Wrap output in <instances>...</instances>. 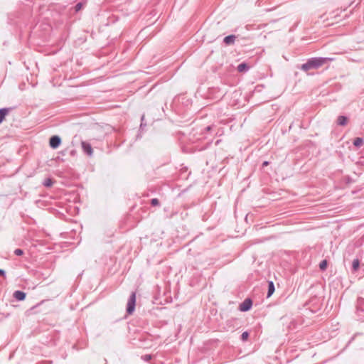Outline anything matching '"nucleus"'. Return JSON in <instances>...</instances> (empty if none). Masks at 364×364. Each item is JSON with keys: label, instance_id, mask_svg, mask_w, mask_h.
<instances>
[{"label": "nucleus", "instance_id": "nucleus-1", "mask_svg": "<svg viewBox=\"0 0 364 364\" xmlns=\"http://www.w3.org/2000/svg\"><path fill=\"white\" fill-rule=\"evenodd\" d=\"M331 60V58L323 57L311 58L308 59L305 63L301 65V70L307 72L310 70L318 69Z\"/></svg>", "mask_w": 364, "mask_h": 364}, {"label": "nucleus", "instance_id": "nucleus-2", "mask_svg": "<svg viewBox=\"0 0 364 364\" xmlns=\"http://www.w3.org/2000/svg\"><path fill=\"white\" fill-rule=\"evenodd\" d=\"M136 306V294L135 292H132L131 295L127 301V313L128 314H132L135 309Z\"/></svg>", "mask_w": 364, "mask_h": 364}, {"label": "nucleus", "instance_id": "nucleus-3", "mask_svg": "<svg viewBox=\"0 0 364 364\" xmlns=\"http://www.w3.org/2000/svg\"><path fill=\"white\" fill-rule=\"evenodd\" d=\"M252 306V301L250 298L245 299L239 306V310L242 312L248 311Z\"/></svg>", "mask_w": 364, "mask_h": 364}, {"label": "nucleus", "instance_id": "nucleus-4", "mask_svg": "<svg viewBox=\"0 0 364 364\" xmlns=\"http://www.w3.org/2000/svg\"><path fill=\"white\" fill-rule=\"evenodd\" d=\"M61 144V139L59 136L54 135L50 138L49 144L53 149H57Z\"/></svg>", "mask_w": 364, "mask_h": 364}, {"label": "nucleus", "instance_id": "nucleus-5", "mask_svg": "<svg viewBox=\"0 0 364 364\" xmlns=\"http://www.w3.org/2000/svg\"><path fill=\"white\" fill-rule=\"evenodd\" d=\"M92 132H99V134L96 137L97 139H100L105 134L98 124H92Z\"/></svg>", "mask_w": 364, "mask_h": 364}, {"label": "nucleus", "instance_id": "nucleus-6", "mask_svg": "<svg viewBox=\"0 0 364 364\" xmlns=\"http://www.w3.org/2000/svg\"><path fill=\"white\" fill-rule=\"evenodd\" d=\"M236 38L237 37L235 35H229L223 38V43L226 46L233 45L235 43Z\"/></svg>", "mask_w": 364, "mask_h": 364}, {"label": "nucleus", "instance_id": "nucleus-7", "mask_svg": "<svg viewBox=\"0 0 364 364\" xmlns=\"http://www.w3.org/2000/svg\"><path fill=\"white\" fill-rule=\"evenodd\" d=\"M81 146L83 149V151L88 156H91V144L87 141H82L81 142Z\"/></svg>", "mask_w": 364, "mask_h": 364}, {"label": "nucleus", "instance_id": "nucleus-8", "mask_svg": "<svg viewBox=\"0 0 364 364\" xmlns=\"http://www.w3.org/2000/svg\"><path fill=\"white\" fill-rule=\"evenodd\" d=\"M11 108L10 107H4L0 109V124L4 121L6 116L9 113Z\"/></svg>", "mask_w": 364, "mask_h": 364}, {"label": "nucleus", "instance_id": "nucleus-9", "mask_svg": "<svg viewBox=\"0 0 364 364\" xmlns=\"http://www.w3.org/2000/svg\"><path fill=\"white\" fill-rule=\"evenodd\" d=\"M26 294L25 292L19 290H17L14 293V297L18 301H23L26 299Z\"/></svg>", "mask_w": 364, "mask_h": 364}, {"label": "nucleus", "instance_id": "nucleus-10", "mask_svg": "<svg viewBox=\"0 0 364 364\" xmlns=\"http://www.w3.org/2000/svg\"><path fill=\"white\" fill-rule=\"evenodd\" d=\"M249 69H250L249 65L245 62L240 63L237 67V70L240 73H245V72L248 71Z\"/></svg>", "mask_w": 364, "mask_h": 364}, {"label": "nucleus", "instance_id": "nucleus-11", "mask_svg": "<svg viewBox=\"0 0 364 364\" xmlns=\"http://www.w3.org/2000/svg\"><path fill=\"white\" fill-rule=\"evenodd\" d=\"M274 291H275V287H274V282L272 281H269L267 297V298L270 297L274 294Z\"/></svg>", "mask_w": 364, "mask_h": 364}, {"label": "nucleus", "instance_id": "nucleus-12", "mask_svg": "<svg viewBox=\"0 0 364 364\" xmlns=\"http://www.w3.org/2000/svg\"><path fill=\"white\" fill-rule=\"evenodd\" d=\"M348 122V118L346 116H339L337 119V124L340 126H345Z\"/></svg>", "mask_w": 364, "mask_h": 364}, {"label": "nucleus", "instance_id": "nucleus-13", "mask_svg": "<svg viewBox=\"0 0 364 364\" xmlns=\"http://www.w3.org/2000/svg\"><path fill=\"white\" fill-rule=\"evenodd\" d=\"M353 144L355 147H360L364 144V139L361 137H357L354 139Z\"/></svg>", "mask_w": 364, "mask_h": 364}, {"label": "nucleus", "instance_id": "nucleus-14", "mask_svg": "<svg viewBox=\"0 0 364 364\" xmlns=\"http://www.w3.org/2000/svg\"><path fill=\"white\" fill-rule=\"evenodd\" d=\"M359 265H360L359 259H353V263H352V270L353 272H356L359 268Z\"/></svg>", "mask_w": 364, "mask_h": 364}, {"label": "nucleus", "instance_id": "nucleus-15", "mask_svg": "<svg viewBox=\"0 0 364 364\" xmlns=\"http://www.w3.org/2000/svg\"><path fill=\"white\" fill-rule=\"evenodd\" d=\"M53 184V181L52 178H47L44 180V181L43 182V185L45 186V187H51Z\"/></svg>", "mask_w": 364, "mask_h": 364}, {"label": "nucleus", "instance_id": "nucleus-16", "mask_svg": "<svg viewBox=\"0 0 364 364\" xmlns=\"http://www.w3.org/2000/svg\"><path fill=\"white\" fill-rule=\"evenodd\" d=\"M328 266V262L326 259L322 260L319 264V268L321 271H325Z\"/></svg>", "mask_w": 364, "mask_h": 364}, {"label": "nucleus", "instance_id": "nucleus-17", "mask_svg": "<svg viewBox=\"0 0 364 364\" xmlns=\"http://www.w3.org/2000/svg\"><path fill=\"white\" fill-rule=\"evenodd\" d=\"M250 333L247 331H244L240 336V339L242 341H246L249 338Z\"/></svg>", "mask_w": 364, "mask_h": 364}, {"label": "nucleus", "instance_id": "nucleus-18", "mask_svg": "<svg viewBox=\"0 0 364 364\" xmlns=\"http://www.w3.org/2000/svg\"><path fill=\"white\" fill-rule=\"evenodd\" d=\"M151 205L152 206H158L160 205L159 200L157 198H152L151 200Z\"/></svg>", "mask_w": 364, "mask_h": 364}, {"label": "nucleus", "instance_id": "nucleus-19", "mask_svg": "<svg viewBox=\"0 0 364 364\" xmlns=\"http://www.w3.org/2000/svg\"><path fill=\"white\" fill-rule=\"evenodd\" d=\"M14 254L17 256H21L23 254V250L21 249H16L14 250Z\"/></svg>", "mask_w": 364, "mask_h": 364}, {"label": "nucleus", "instance_id": "nucleus-20", "mask_svg": "<svg viewBox=\"0 0 364 364\" xmlns=\"http://www.w3.org/2000/svg\"><path fill=\"white\" fill-rule=\"evenodd\" d=\"M151 355L149 354L144 355L141 357V358L145 361H149L151 359Z\"/></svg>", "mask_w": 364, "mask_h": 364}, {"label": "nucleus", "instance_id": "nucleus-21", "mask_svg": "<svg viewBox=\"0 0 364 364\" xmlns=\"http://www.w3.org/2000/svg\"><path fill=\"white\" fill-rule=\"evenodd\" d=\"M82 6V3H80H80H77V4L75 5V11H80V10L81 9Z\"/></svg>", "mask_w": 364, "mask_h": 364}, {"label": "nucleus", "instance_id": "nucleus-22", "mask_svg": "<svg viewBox=\"0 0 364 364\" xmlns=\"http://www.w3.org/2000/svg\"><path fill=\"white\" fill-rule=\"evenodd\" d=\"M144 119V116H142L141 117V124H140V128L141 129H143V127L144 126H146V124H144V122H143Z\"/></svg>", "mask_w": 364, "mask_h": 364}, {"label": "nucleus", "instance_id": "nucleus-23", "mask_svg": "<svg viewBox=\"0 0 364 364\" xmlns=\"http://www.w3.org/2000/svg\"><path fill=\"white\" fill-rule=\"evenodd\" d=\"M6 272L4 269H0V276L5 277Z\"/></svg>", "mask_w": 364, "mask_h": 364}, {"label": "nucleus", "instance_id": "nucleus-24", "mask_svg": "<svg viewBox=\"0 0 364 364\" xmlns=\"http://www.w3.org/2000/svg\"><path fill=\"white\" fill-rule=\"evenodd\" d=\"M269 164V161H264V162L262 163V167H264V166H268Z\"/></svg>", "mask_w": 364, "mask_h": 364}, {"label": "nucleus", "instance_id": "nucleus-25", "mask_svg": "<svg viewBox=\"0 0 364 364\" xmlns=\"http://www.w3.org/2000/svg\"><path fill=\"white\" fill-rule=\"evenodd\" d=\"M213 127L212 126H207L205 128V130L207 131V132H209L212 129Z\"/></svg>", "mask_w": 364, "mask_h": 364}]
</instances>
